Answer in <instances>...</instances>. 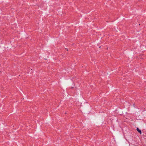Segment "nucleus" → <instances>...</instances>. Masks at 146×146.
<instances>
[{
  "mask_svg": "<svg viewBox=\"0 0 146 146\" xmlns=\"http://www.w3.org/2000/svg\"><path fill=\"white\" fill-rule=\"evenodd\" d=\"M137 131L139 132L141 134V131L139 130L138 128H137Z\"/></svg>",
  "mask_w": 146,
  "mask_h": 146,
  "instance_id": "obj_1",
  "label": "nucleus"
}]
</instances>
